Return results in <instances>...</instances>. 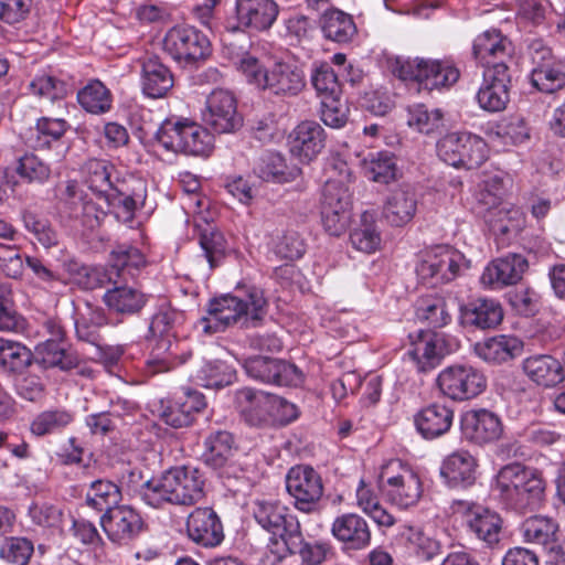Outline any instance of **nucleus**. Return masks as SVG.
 Segmentation results:
<instances>
[{"label": "nucleus", "instance_id": "20e7f679", "mask_svg": "<svg viewBox=\"0 0 565 565\" xmlns=\"http://www.w3.org/2000/svg\"><path fill=\"white\" fill-rule=\"evenodd\" d=\"M184 322V313L170 306H161L152 316L149 333L152 349L147 362L152 374L166 372L174 365L172 356L175 354L174 340L178 329Z\"/></svg>", "mask_w": 565, "mask_h": 565}, {"label": "nucleus", "instance_id": "39448f33", "mask_svg": "<svg viewBox=\"0 0 565 565\" xmlns=\"http://www.w3.org/2000/svg\"><path fill=\"white\" fill-rule=\"evenodd\" d=\"M390 67L394 76L417 84L418 89L449 87L459 78L458 68L449 61L396 57Z\"/></svg>", "mask_w": 565, "mask_h": 565}, {"label": "nucleus", "instance_id": "6e6552de", "mask_svg": "<svg viewBox=\"0 0 565 565\" xmlns=\"http://www.w3.org/2000/svg\"><path fill=\"white\" fill-rule=\"evenodd\" d=\"M436 149L440 160L455 168L477 169L488 158L486 142L468 132L446 135L438 140Z\"/></svg>", "mask_w": 565, "mask_h": 565}, {"label": "nucleus", "instance_id": "6ab92c4d", "mask_svg": "<svg viewBox=\"0 0 565 565\" xmlns=\"http://www.w3.org/2000/svg\"><path fill=\"white\" fill-rule=\"evenodd\" d=\"M100 524L108 539L119 545L128 544L142 531L139 513L128 505H117L100 518Z\"/></svg>", "mask_w": 565, "mask_h": 565}, {"label": "nucleus", "instance_id": "774afa93", "mask_svg": "<svg viewBox=\"0 0 565 565\" xmlns=\"http://www.w3.org/2000/svg\"><path fill=\"white\" fill-rule=\"evenodd\" d=\"M34 551L33 543L25 537L6 539L0 548V556L17 565H26Z\"/></svg>", "mask_w": 565, "mask_h": 565}, {"label": "nucleus", "instance_id": "2f4dec72", "mask_svg": "<svg viewBox=\"0 0 565 565\" xmlns=\"http://www.w3.org/2000/svg\"><path fill=\"white\" fill-rule=\"evenodd\" d=\"M174 79L171 71L158 56H148L141 61V87L146 96L162 98L172 89Z\"/></svg>", "mask_w": 565, "mask_h": 565}, {"label": "nucleus", "instance_id": "2eb2a0df", "mask_svg": "<svg viewBox=\"0 0 565 565\" xmlns=\"http://www.w3.org/2000/svg\"><path fill=\"white\" fill-rule=\"evenodd\" d=\"M463 260L460 252L448 246H436L422 256L416 273L423 280H434L433 284L449 282L459 275Z\"/></svg>", "mask_w": 565, "mask_h": 565}, {"label": "nucleus", "instance_id": "37998d69", "mask_svg": "<svg viewBox=\"0 0 565 565\" xmlns=\"http://www.w3.org/2000/svg\"><path fill=\"white\" fill-rule=\"evenodd\" d=\"M191 376L201 386L206 388H221L230 385L234 381L235 371L220 360L201 361L196 363V370Z\"/></svg>", "mask_w": 565, "mask_h": 565}, {"label": "nucleus", "instance_id": "a211bd4d", "mask_svg": "<svg viewBox=\"0 0 565 565\" xmlns=\"http://www.w3.org/2000/svg\"><path fill=\"white\" fill-rule=\"evenodd\" d=\"M244 369L248 376L264 383L296 386L302 382L301 371L284 360L252 356L245 361Z\"/></svg>", "mask_w": 565, "mask_h": 565}, {"label": "nucleus", "instance_id": "052dcab7", "mask_svg": "<svg viewBox=\"0 0 565 565\" xmlns=\"http://www.w3.org/2000/svg\"><path fill=\"white\" fill-rule=\"evenodd\" d=\"M145 191L129 192L125 182H119L117 185L105 196L109 205L116 209H121L127 214L126 218L131 220L134 212L138 206L143 204Z\"/></svg>", "mask_w": 565, "mask_h": 565}, {"label": "nucleus", "instance_id": "de8ad7c7", "mask_svg": "<svg viewBox=\"0 0 565 565\" xmlns=\"http://www.w3.org/2000/svg\"><path fill=\"white\" fill-rule=\"evenodd\" d=\"M558 525L547 516L534 515L521 525L522 535L527 543L546 546L556 540Z\"/></svg>", "mask_w": 565, "mask_h": 565}, {"label": "nucleus", "instance_id": "a878e982", "mask_svg": "<svg viewBox=\"0 0 565 565\" xmlns=\"http://www.w3.org/2000/svg\"><path fill=\"white\" fill-rule=\"evenodd\" d=\"M274 394L244 387L235 393V405L250 426H262L273 417Z\"/></svg>", "mask_w": 565, "mask_h": 565}, {"label": "nucleus", "instance_id": "4be33fe9", "mask_svg": "<svg viewBox=\"0 0 565 565\" xmlns=\"http://www.w3.org/2000/svg\"><path fill=\"white\" fill-rule=\"evenodd\" d=\"M503 319L500 302L491 298H477L459 308L460 324L471 330H490L498 327Z\"/></svg>", "mask_w": 565, "mask_h": 565}, {"label": "nucleus", "instance_id": "5fc2aeb1", "mask_svg": "<svg viewBox=\"0 0 565 565\" xmlns=\"http://www.w3.org/2000/svg\"><path fill=\"white\" fill-rule=\"evenodd\" d=\"M121 500L119 487L109 480H95L90 483L86 493V503L88 507L98 511L111 510L117 507Z\"/></svg>", "mask_w": 565, "mask_h": 565}, {"label": "nucleus", "instance_id": "f3484780", "mask_svg": "<svg viewBox=\"0 0 565 565\" xmlns=\"http://www.w3.org/2000/svg\"><path fill=\"white\" fill-rule=\"evenodd\" d=\"M511 73L503 63H493L483 71V84L477 94L480 107L490 113L505 109L510 100Z\"/></svg>", "mask_w": 565, "mask_h": 565}, {"label": "nucleus", "instance_id": "ddd939ff", "mask_svg": "<svg viewBox=\"0 0 565 565\" xmlns=\"http://www.w3.org/2000/svg\"><path fill=\"white\" fill-rule=\"evenodd\" d=\"M441 393L454 401L476 397L486 388V377L470 365H451L441 371L437 377Z\"/></svg>", "mask_w": 565, "mask_h": 565}, {"label": "nucleus", "instance_id": "864d4df0", "mask_svg": "<svg viewBox=\"0 0 565 565\" xmlns=\"http://www.w3.org/2000/svg\"><path fill=\"white\" fill-rule=\"evenodd\" d=\"M530 81L539 92L554 94L565 87V63L559 60L548 66L532 68Z\"/></svg>", "mask_w": 565, "mask_h": 565}, {"label": "nucleus", "instance_id": "dca6fc26", "mask_svg": "<svg viewBox=\"0 0 565 565\" xmlns=\"http://www.w3.org/2000/svg\"><path fill=\"white\" fill-rule=\"evenodd\" d=\"M279 14L275 0H236L232 13L233 31L263 32L269 30Z\"/></svg>", "mask_w": 565, "mask_h": 565}, {"label": "nucleus", "instance_id": "f704fd0d", "mask_svg": "<svg viewBox=\"0 0 565 565\" xmlns=\"http://www.w3.org/2000/svg\"><path fill=\"white\" fill-rule=\"evenodd\" d=\"M202 460L210 468L224 467L236 456L237 446L232 433L217 429L209 433L203 440Z\"/></svg>", "mask_w": 565, "mask_h": 565}, {"label": "nucleus", "instance_id": "423d86ee", "mask_svg": "<svg viewBox=\"0 0 565 565\" xmlns=\"http://www.w3.org/2000/svg\"><path fill=\"white\" fill-rule=\"evenodd\" d=\"M154 139L167 151L186 156H209L214 147V137L206 128L190 120H164Z\"/></svg>", "mask_w": 565, "mask_h": 565}, {"label": "nucleus", "instance_id": "69168bd1", "mask_svg": "<svg viewBox=\"0 0 565 565\" xmlns=\"http://www.w3.org/2000/svg\"><path fill=\"white\" fill-rule=\"evenodd\" d=\"M351 245L360 252L374 253L381 244V235L374 223L366 222V215H363V224L350 233Z\"/></svg>", "mask_w": 565, "mask_h": 565}, {"label": "nucleus", "instance_id": "5701e85b", "mask_svg": "<svg viewBox=\"0 0 565 565\" xmlns=\"http://www.w3.org/2000/svg\"><path fill=\"white\" fill-rule=\"evenodd\" d=\"M472 52L486 67L503 63L510 68L513 62L512 42L497 29L480 33L473 41Z\"/></svg>", "mask_w": 565, "mask_h": 565}, {"label": "nucleus", "instance_id": "bf43d9fd", "mask_svg": "<svg viewBox=\"0 0 565 565\" xmlns=\"http://www.w3.org/2000/svg\"><path fill=\"white\" fill-rule=\"evenodd\" d=\"M401 536L418 556L425 559H431L440 552V543L427 535L420 527L405 525L401 531Z\"/></svg>", "mask_w": 565, "mask_h": 565}, {"label": "nucleus", "instance_id": "c85d7f7f", "mask_svg": "<svg viewBox=\"0 0 565 565\" xmlns=\"http://www.w3.org/2000/svg\"><path fill=\"white\" fill-rule=\"evenodd\" d=\"M331 532L338 541L344 544L347 550H363L371 542L367 522L355 513L338 516L332 523Z\"/></svg>", "mask_w": 565, "mask_h": 565}, {"label": "nucleus", "instance_id": "0eeeda50", "mask_svg": "<svg viewBox=\"0 0 565 565\" xmlns=\"http://www.w3.org/2000/svg\"><path fill=\"white\" fill-rule=\"evenodd\" d=\"M377 483L386 500L401 509L416 505L423 495L418 473L399 459H392L381 467Z\"/></svg>", "mask_w": 565, "mask_h": 565}, {"label": "nucleus", "instance_id": "aec40b11", "mask_svg": "<svg viewBox=\"0 0 565 565\" xmlns=\"http://www.w3.org/2000/svg\"><path fill=\"white\" fill-rule=\"evenodd\" d=\"M460 429L466 439L479 445L498 440L503 433L500 417L484 408L466 412L461 416Z\"/></svg>", "mask_w": 565, "mask_h": 565}, {"label": "nucleus", "instance_id": "49530a36", "mask_svg": "<svg viewBox=\"0 0 565 565\" xmlns=\"http://www.w3.org/2000/svg\"><path fill=\"white\" fill-rule=\"evenodd\" d=\"M416 316L431 328H443L451 321L447 300L441 296L422 298L417 303Z\"/></svg>", "mask_w": 565, "mask_h": 565}, {"label": "nucleus", "instance_id": "ea45409f", "mask_svg": "<svg viewBox=\"0 0 565 565\" xmlns=\"http://www.w3.org/2000/svg\"><path fill=\"white\" fill-rule=\"evenodd\" d=\"M522 350V342L512 335L500 334L475 344V353L492 364L504 363Z\"/></svg>", "mask_w": 565, "mask_h": 565}, {"label": "nucleus", "instance_id": "393cba45", "mask_svg": "<svg viewBox=\"0 0 565 565\" xmlns=\"http://www.w3.org/2000/svg\"><path fill=\"white\" fill-rule=\"evenodd\" d=\"M527 260L519 254H510L491 262L483 270L480 281L484 287L500 289L521 280L527 269Z\"/></svg>", "mask_w": 565, "mask_h": 565}, {"label": "nucleus", "instance_id": "412c9836", "mask_svg": "<svg viewBox=\"0 0 565 565\" xmlns=\"http://www.w3.org/2000/svg\"><path fill=\"white\" fill-rule=\"evenodd\" d=\"M189 539L202 547H215L224 539L223 525L220 518L211 508H198L186 520Z\"/></svg>", "mask_w": 565, "mask_h": 565}, {"label": "nucleus", "instance_id": "cd10ccee", "mask_svg": "<svg viewBox=\"0 0 565 565\" xmlns=\"http://www.w3.org/2000/svg\"><path fill=\"white\" fill-rule=\"evenodd\" d=\"M447 353L448 350L441 333L420 331L407 355L419 372H428L439 365Z\"/></svg>", "mask_w": 565, "mask_h": 565}, {"label": "nucleus", "instance_id": "c9c22d12", "mask_svg": "<svg viewBox=\"0 0 565 565\" xmlns=\"http://www.w3.org/2000/svg\"><path fill=\"white\" fill-rule=\"evenodd\" d=\"M417 211V198L411 189H397L391 192L383 205V218L392 226L409 223Z\"/></svg>", "mask_w": 565, "mask_h": 565}, {"label": "nucleus", "instance_id": "6e6d98bb", "mask_svg": "<svg viewBox=\"0 0 565 565\" xmlns=\"http://www.w3.org/2000/svg\"><path fill=\"white\" fill-rule=\"evenodd\" d=\"M15 172L29 184L42 185L49 182L52 177L50 164L31 152L19 158Z\"/></svg>", "mask_w": 565, "mask_h": 565}, {"label": "nucleus", "instance_id": "7c9ffc66", "mask_svg": "<svg viewBox=\"0 0 565 565\" xmlns=\"http://www.w3.org/2000/svg\"><path fill=\"white\" fill-rule=\"evenodd\" d=\"M319 25L328 41L340 45L351 44L359 36L353 15L340 9L326 10L319 19Z\"/></svg>", "mask_w": 565, "mask_h": 565}, {"label": "nucleus", "instance_id": "13d9d810", "mask_svg": "<svg viewBox=\"0 0 565 565\" xmlns=\"http://www.w3.org/2000/svg\"><path fill=\"white\" fill-rule=\"evenodd\" d=\"M84 169L89 189L104 198L117 185L111 181L114 168L107 161L89 159Z\"/></svg>", "mask_w": 565, "mask_h": 565}, {"label": "nucleus", "instance_id": "f03ea898", "mask_svg": "<svg viewBox=\"0 0 565 565\" xmlns=\"http://www.w3.org/2000/svg\"><path fill=\"white\" fill-rule=\"evenodd\" d=\"M494 491L507 508L524 513L543 505L546 481L542 472L534 468L510 463L497 473Z\"/></svg>", "mask_w": 565, "mask_h": 565}, {"label": "nucleus", "instance_id": "bb28decb", "mask_svg": "<svg viewBox=\"0 0 565 565\" xmlns=\"http://www.w3.org/2000/svg\"><path fill=\"white\" fill-rule=\"evenodd\" d=\"M290 152L302 162L313 160L326 146L324 129L316 121L300 122L289 136Z\"/></svg>", "mask_w": 565, "mask_h": 565}, {"label": "nucleus", "instance_id": "b1692460", "mask_svg": "<svg viewBox=\"0 0 565 565\" xmlns=\"http://www.w3.org/2000/svg\"><path fill=\"white\" fill-rule=\"evenodd\" d=\"M265 88L279 97L297 96L306 87L305 73L295 63L276 62L267 71Z\"/></svg>", "mask_w": 565, "mask_h": 565}, {"label": "nucleus", "instance_id": "7ed1b4c3", "mask_svg": "<svg viewBox=\"0 0 565 565\" xmlns=\"http://www.w3.org/2000/svg\"><path fill=\"white\" fill-rule=\"evenodd\" d=\"M203 486L204 480L198 469L175 467L160 478L146 481L141 487V497L153 508H160L164 503L192 505L203 498Z\"/></svg>", "mask_w": 565, "mask_h": 565}, {"label": "nucleus", "instance_id": "338daca9", "mask_svg": "<svg viewBox=\"0 0 565 565\" xmlns=\"http://www.w3.org/2000/svg\"><path fill=\"white\" fill-rule=\"evenodd\" d=\"M321 207L351 213V193L342 182L328 181L323 188Z\"/></svg>", "mask_w": 565, "mask_h": 565}, {"label": "nucleus", "instance_id": "58836bf2", "mask_svg": "<svg viewBox=\"0 0 565 565\" xmlns=\"http://www.w3.org/2000/svg\"><path fill=\"white\" fill-rule=\"evenodd\" d=\"M291 536L281 546V555H277L281 559L287 554H298L301 562L306 565H320L327 559L331 547L324 542H306L301 532V526H292Z\"/></svg>", "mask_w": 565, "mask_h": 565}, {"label": "nucleus", "instance_id": "72a5a7b5", "mask_svg": "<svg viewBox=\"0 0 565 565\" xmlns=\"http://www.w3.org/2000/svg\"><path fill=\"white\" fill-rule=\"evenodd\" d=\"M452 420V408L439 403L422 408L414 418L418 433L426 439L445 435L450 429Z\"/></svg>", "mask_w": 565, "mask_h": 565}, {"label": "nucleus", "instance_id": "1a4fd4ad", "mask_svg": "<svg viewBox=\"0 0 565 565\" xmlns=\"http://www.w3.org/2000/svg\"><path fill=\"white\" fill-rule=\"evenodd\" d=\"M286 489L294 499V507L303 513L321 511L323 482L318 471L308 465L291 467L286 475Z\"/></svg>", "mask_w": 565, "mask_h": 565}, {"label": "nucleus", "instance_id": "3c124183", "mask_svg": "<svg viewBox=\"0 0 565 565\" xmlns=\"http://www.w3.org/2000/svg\"><path fill=\"white\" fill-rule=\"evenodd\" d=\"M363 171L374 182L387 184L396 178V161L390 152L369 153L363 159Z\"/></svg>", "mask_w": 565, "mask_h": 565}, {"label": "nucleus", "instance_id": "473e14b6", "mask_svg": "<svg viewBox=\"0 0 565 565\" xmlns=\"http://www.w3.org/2000/svg\"><path fill=\"white\" fill-rule=\"evenodd\" d=\"M477 461L466 450L455 451L443 462L440 475L452 488H468L477 479Z\"/></svg>", "mask_w": 565, "mask_h": 565}, {"label": "nucleus", "instance_id": "f257e3e1", "mask_svg": "<svg viewBox=\"0 0 565 565\" xmlns=\"http://www.w3.org/2000/svg\"><path fill=\"white\" fill-rule=\"evenodd\" d=\"M267 300L264 292L256 286L238 288L235 295H225L212 300L209 316L200 320L204 333H216L241 323L255 324L266 312Z\"/></svg>", "mask_w": 565, "mask_h": 565}, {"label": "nucleus", "instance_id": "0e129e2a", "mask_svg": "<svg viewBox=\"0 0 565 565\" xmlns=\"http://www.w3.org/2000/svg\"><path fill=\"white\" fill-rule=\"evenodd\" d=\"M407 122L420 132L430 134L443 125V113L440 109L429 111L425 105L418 104L409 108Z\"/></svg>", "mask_w": 565, "mask_h": 565}, {"label": "nucleus", "instance_id": "9b49d317", "mask_svg": "<svg viewBox=\"0 0 565 565\" xmlns=\"http://www.w3.org/2000/svg\"><path fill=\"white\" fill-rule=\"evenodd\" d=\"M256 522L273 534L268 548L273 554L281 555V546L292 535V526H300L296 515L289 509L274 501H257L253 509Z\"/></svg>", "mask_w": 565, "mask_h": 565}, {"label": "nucleus", "instance_id": "4c0bfd02", "mask_svg": "<svg viewBox=\"0 0 565 565\" xmlns=\"http://www.w3.org/2000/svg\"><path fill=\"white\" fill-rule=\"evenodd\" d=\"M523 372L537 385L553 387L565 379V372L559 361L551 355H532L522 363Z\"/></svg>", "mask_w": 565, "mask_h": 565}, {"label": "nucleus", "instance_id": "603ef678", "mask_svg": "<svg viewBox=\"0 0 565 565\" xmlns=\"http://www.w3.org/2000/svg\"><path fill=\"white\" fill-rule=\"evenodd\" d=\"M67 128L64 119L42 117L38 119L34 129H31V146L34 149L51 148L54 142L60 141Z\"/></svg>", "mask_w": 565, "mask_h": 565}, {"label": "nucleus", "instance_id": "4468645a", "mask_svg": "<svg viewBox=\"0 0 565 565\" xmlns=\"http://www.w3.org/2000/svg\"><path fill=\"white\" fill-rule=\"evenodd\" d=\"M455 513L460 514L469 533L492 546L500 541L502 519L500 515L480 504L458 500L452 504Z\"/></svg>", "mask_w": 565, "mask_h": 565}, {"label": "nucleus", "instance_id": "a19ab883", "mask_svg": "<svg viewBox=\"0 0 565 565\" xmlns=\"http://www.w3.org/2000/svg\"><path fill=\"white\" fill-rule=\"evenodd\" d=\"M74 422V414L64 407H51L38 413L30 422L32 436L43 438L64 431Z\"/></svg>", "mask_w": 565, "mask_h": 565}, {"label": "nucleus", "instance_id": "09e8293b", "mask_svg": "<svg viewBox=\"0 0 565 565\" xmlns=\"http://www.w3.org/2000/svg\"><path fill=\"white\" fill-rule=\"evenodd\" d=\"M254 174L266 182H287L290 173L287 172L285 158L273 151L263 152L253 164Z\"/></svg>", "mask_w": 565, "mask_h": 565}, {"label": "nucleus", "instance_id": "8fccbe9b", "mask_svg": "<svg viewBox=\"0 0 565 565\" xmlns=\"http://www.w3.org/2000/svg\"><path fill=\"white\" fill-rule=\"evenodd\" d=\"M79 105L88 113L105 114L111 108V94L98 79L90 81L77 93Z\"/></svg>", "mask_w": 565, "mask_h": 565}, {"label": "nucleus", "instance_id": "9d476101", "mask_svg": "<svg viewBox=\"0 0 565 565\" xmlns=\"http://www.w3.org/2000/svg\"><path fill=\"white\" fill-rule=\"evenodd\" d=\"M163 49L177 62L190 65L210 55L211 43L209 38L194 26L178 25L167 32Z\"/></svg>", "mask_w": 565, "mask_h": 565}, {"label": "nucleus", "instance_id": "e2e57ef3", "mask_svg": "<svg viewBox=\"0 0 565 565\" xmlns=\"http://www.w3.org/2000/svg\"><path fill=\"white\" fill-rule=\"evenodd\" d=\"M490 223L494 232L503 235L516 233L524 226V214L518 206L502 205L493 213Z\"/></svg>", "mask_w": 565, "mask_h": 565}, {"label": "nucleus", "instance_id": "e433bc0d", "mask_svg": "<svg viewBox=\"0 0 565 565\" xmlns=\"http://www.w3.org/2000/svg\"><path fill=\"white\" fill-rule=\"evenodd\" d=\"M204 395L188 391L171 403L162 413L164 423L173 428H182L192 424L194 415L205 407Z\"/></svg>", "mask_w": 565, "mask_h": 565}, {"label": "nucleus", "instance_id": "f8f14e48", "mask_svg": "<svg viewBox=\"0 0 565 565\" xmlns=\"http://www.w3.org/2000/svg\"><path fill=\"white\" fill-rule=\"evenodd\" d=\"M202 120L216 134H233L243 126L236 98L230 90L221 88L206 97Z\"/></svg>", "mask_w": 565, "mask_h": 565}, {"label": "nucleus", "instance_id": "680f3d73", "mask_svg": "<svg viewBox=\"0 0 565 565\" xmlns=\"http://www.w3.org/2000/svg\"><path fill=\"white\" fill-rule=\"evenodd\" d=\"M29 87L34 95L49 98L50 100L62 99L72 89L70 84L51 74L35 76Z\"/></svg>", "mask_w": 565, "mask_h": 565}, {"label": "nucleus", "instance_id": "c03bdc74", "mask_svg": "<svg viewBox=\"0 0 565 565\" xmlns=\"http://www.w3.org/2000/svg\"><path fill=\"white\" fill-rule=\"evenodd\" d=\"M107 324V317L103 308L87 305L84 312L75 321L76 335L81 341L99 347L103 338L100 328Z\"/></svg>", "mask_w": 565, "mask_h": 565}, {"label": "nucleus", "instance_id": "79ce46f5", "mask_svg": "<svg viewBox=\"0 0 565 565\" xmlns=\"http://www.w3.org/2000/svg\"><path fill=\"white\" fill-rule=\"evenodd\" d=\"M108 309L115 313L130 316L138 313L146 305L147 297L140 290L129 286H115L104 295Z\"/></svg>", "mask_w": 565, "mask_h": 565}, {"label": "nucleus", "instance_id": "a18cd8bd", "mask_svg": "<svg viewBox=\"0 0 565 565\" xmlns=\"http://www.w3.org/2000/svg\"><path fill=\"white\" fill-rule=\"evenodd\" d=\"M33 366V353L20 342L0 338V367L6 372L22 373Z\"/></svg>", "mask_w": 565, "mask_h": 565}, {"label": "nucleus", "instance_id": "c756f323", "mask_svg": "<svg viewBox=\"0 0 565 565\" xmlns=\"http://www.w3.org/2000/svg\"><path fill=\"white\" fill-rule=\"evenodd\" d=\"M77 364V355L72 351L66 341L46 339L35 347L33 365L42 371L50 367L68 371L76 367Z\"/></svg>", "mask_w": 565, "mask_h": 565}, {"label": "nucleus", "instance_id": "4d7b16f0", "mask_svg": "<svg viewBox=\"0 0 565 565\" xmlns=\"http://www.w3.org/2000/svg\"><path fill=\"white\" fill-rule=\"evenodd\" d=\"M311 84L322 99L340 97L341 85L332 66L327 62H316L312 65Z\"/></svg>", "mask_w": 565, "mask_h": 565}]
</instances>
